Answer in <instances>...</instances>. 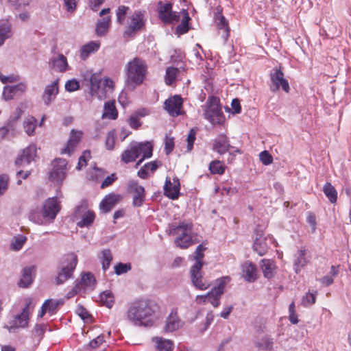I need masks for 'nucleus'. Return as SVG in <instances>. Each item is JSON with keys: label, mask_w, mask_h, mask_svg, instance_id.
I'll list each match as a JSON object with an SVG mask.
<instances>
[{"label": "nucleus", "mask_w": 351, "mask_h": 351, "mask_svg": "<svg viewBox=\"0 0 351 351\" xmlns=\"http://www.w3.org/2000/svg\"><path fill=\"white\" fill-rule=\"evenodd\" d=\"M65 89L69 92H73L79 89V82L75 79H72L67 81L65 84Z\"/></svg>", "instance_id": "0e129e2a"}, {"label": "nucleus", "mask_w": 351, "mask_h": 351, "mask_svg": "<svg viewBox=\"0 0 351 351\" xmlns=\"http://www.w3.org/2000/svg\"><path fill=\"white\" fill-rule=\"evenodd\" d=\"M217 26L220 29L224 31L225 34L223 35V37L224 40H226L230 36V29L228 27V21L223 16L221 15L219 16V21L217 22Z\"/></svg>", "instance_id": "de8ad7c7"}, {"label": "nucleus", "mask_w": 351, "mask_h": 351, "mask_svg": "<svg viewBox=\"0 0 351 351\" xmlns=\"http://www.w3.org/2000/svg\"><path fill=\"white\" fill-rule=\"evenodd\" d=\"M100 302L103 305L110 308L114 304V296L110 291H104L99 295Z\"/></svg>", "instance_id": "37998d69"}, {"label": "nucleus", "mask_w": 351, "mask_h": 351, "mask_svg": "<svg viewBox=\"0 0 351 351\" xmlns=\"http://www.w3.org/2000/svg\"><path fill=\"white\" fill-rule=\"evenodd\" d=\"M88 205L86 199H82L80 204L75 206L73 217L75 219H79L82 215L88 211Z\"/></svg>", "instance_id": "4c0bfd02"}, {"label": "nucleus", "mask_w": 351, "mask_h": 351, "mask_svg": "<svg viewBox=\"0 0 351 351\" xmlns=\"http://www.w3.org/2000/svg\"><path fill=\"white\" fill-rule=\"evenodd\" d=\"M115 143V132L114 130L110 131L106 136V148L108 150H112L114 147Z\"/></svg>", "instance_id": "4d7b16f0"}, {"label": "nucleus", "mask_w": 351, "mask_h": 351, "mask_svg": "<svg viewBox=\"0 0 351 351\" xmlns=\"http://www.w3.org/2000/svg\"><path fill=\"white\" fill-rule=\"evenodd\" d=\"M274 243L273 237L269 234L264 237L262 231L256 230V240L253 244V249L259 256L265 255Z\"/></svg>", "instance_id": "9d476101"}, {"label": "nucleus", "mask_w": 351, "mask_h": 351, "mask_svg": "<svg viewBox=\"0 0 351 351\" xmlns=\"http://www.w3.org/2000/svg\"><path fill=\"white\" fill-rule=\"evenodd\" d=\"M29 317H25L22 314H19L9 322L8 328L10 332H14L15 330L19 328H25L28 325Z\"/></svg>", "instance_id": "bb28decb"}, {"label": "nucleus", "mask_w": 351, "mask_h": 351, "mask_svg": "<svg viewBox=\"0 0 351 351\" xmlns=\"http://www.w3.org/2000/svg\"><path fill=\"white\" fill-rule=\"evenodd\" d=\"M183 100L180 95H174L165 100V110L172 117L182 114L181 108Z\"/></svg>", "instance_id": "4468645a"}, {"label": "nucleus", "mask_w": 351, "mask_h": 351, "mask_svg": "<svg viewBox=\"0 0 351 351\" xmlns=\"http://www.w3.org/2000/svg\"><path fill=\"white\" fill-rule=\"evenodd\" d=\"M110 23V16L99 20L96 25L95 32L98 36H103L108 32Z\"/></svg>", "instance_id": "72a5a7b5"}, {"label": "nucleus", "mask_w": 351, "mask_h": 351, "mask_svg": "<svg viewBox=\"0 0 351 351\" xmlns=\"http://www.w3.org/2000/svg\"><path fill=\"white\" fill-rule=\"evenodd\" d=\"M23 128L28 136L35 134V129L37 125V119L33 116H27L23 121Z\"/></svg>", "instance_id": "473e14b6"}, {"label": "nucleus", "mask_w": 351, "mask_h": 351, "mask_svg": "<svg viewBox=\"0 0 351 351\" xmlns=\"http://www.w3.org/2000/svg\"><path fill=\"white\" fill-rule=\"evenodd\" d=\"M243 277L247 282H254L257 278L256 274V267L252 263H245L243 265Z\"/></svg>", "instance_id": "2f4dec72"}, {"label": "nucleus", "mask_w": 351, "mask_h": 351, "mask_svg": "<svg viewBox=\"0 0 351 351\" xmlns=\"http://www.w3.org/2000/svg\"><path fill=\"white\" fill-rule=\"evenodd\" d=\"M149 143V142L148 141L130 143L129 147L121 154V161L124 164L134 162L141 155L142 152L145 148V145H147Z\"/></svg>", "instance_id": "6e6552de"}, {"label": "nucleus", "mask_w": 351, "mask_h": 351, "mask_svg": "<svg viewBox=\"0 0 351 351\" xmlns=\"http://www.w3.org/2000/svg\"><path fill=\"white\" fill-rule=\"evenodd\" d=\"M58 82L57 79L45 86L41 97L46 106H49L56 99L59 93Z\"/></svg>", "instance_id": "2eb2a0df"}, {"label": "nucleus", "mask_w": 351, "mask_h": 351, "mask_svg": "<svg viewBox=\"0 0 351 351\" xmlns=\"http://www.w3.org/2000/svg\"><path fill=\"white\" fill-rule=\"evenodd\" d=\"M36 156V148L34 145H29L23 149L15 160V165L19 167H23L29 165Z\"/></svg>", "instance_id": "dca6fc26"}, {"label": "nucleus", "mask_w": 351, "mask_h": 351, "mask_svg": "<svg viewBox=\"0 0 351 351\" xmlns=\"http://www.w3.org/2000/svg\"><path fill=\"white\" fill-rule=\"evenodd\" d=\"M311 254L305 247L298 250L293 256V268L296 274H299L302 269L310 262Z\"/></svg>", "instance_id": "ddd939ff"}, {"label": "nucleus", "mask_w": 351, "mask_h": 351, "mask_svg": "<svg viewBox=\"0 0 351 351\" xmlns=\"http://www.w3.org/2000/svg\"><path fill=\"white\" fill-rule=\"evenodd\" d=\"M128 123L129 125L134 130L138 129V128L142 125V122L140 121L138 115H135L134 114H132L128 118Z\"/></svg>", "instance_id": "052dcab7"}, {"label": "nucleus", "mask_w": 351, "mask_h": 351, "mask_svg": "<svg viewBox=\"0 0 351 351\" xmlns=\"http://www.w3.org/2000/svg\"><path fill=\"white\" fill-rule=\"evenodd\" d=\"M273 340L268 337H265L261 339V341L256 343L257 347L264 350H271L273 348Z\"/></svg>", "instance_id": "6e6d98bb"}, {"label": "nucleus", "mask_w": 351, "mask_h": 351, "mask_svg": "<svg viewBox=\"0 0 351 351\" xmlns=\"http://www.w3.org/2000/svg\"><path fill=\"white\" fill-rule=\"evenodd\" d=\"M158 351H172L173 343L170 340L158 338L157 340Z\"/></svg>", "instance_id": "49530a36"}, {"label": "nucleus", "mask_w": 351, "mask_h": 351, "mask_svg": "<svg viewBox=\"0 0 351 351\" xmlns=\"http://www.w3.org/2000/svg\"><path fill=\"white\" fill-rule=\"evenodd\" d=\"M180 13L171 11L167 17H164V21L162 22L165 24H173L175 23H178L180 21Z\"/></svg>", "instance_id": "13d9d810"}, {"label": "nucleus", "mask_w": 351, "mask_h": 351, "mask_svg": "<svg viewBox=\"0 0 351 351\" xmlns=\"http://www.w3.org/2000/svg\"><path fill=\"white\" fill-rule=\"evenodd\" d=\"M230 147L228 137L223 134H219L214 141L213 144V150L218 154L223 155L228 152Z\"/></svg>", "instance_id": "aec40b11"}, {"label": "nucleus", "mask_w": 351, "mask_h": 351, "mask_svg": "<svg viewBox=\"0 0 351 351\" xmlns=\"http://www.w3.org/2000/svg\"><path fill=\"white\" fill-rule=\"evenodd\" d=\"M131 268L130 263H119L114 266V272L117 275L120 276L129 271Z\"/></svg>", "instance_id": "864d4df0"}, {"label": "nucleus", "mask_w": 351, "mask_h": 351, "mask_svg": "<svg viewBox=\"0 0 351 351\" xmlns=\"http://www.w3.org/2000/svg\"><path fill=\"white\" fill-rule=\"evenodd\" d=\"M120 199L119 195L110 193L104 197L99 204L100 209L104 213H109Z\"/></svg>", "instance_id": "5701e85b"}, {"label": "nucleus", "mask_w": 351, "mask_h": 351, "mask_svg": "<svg viewBox=\"0 0 351 351\" xmlns=\"http://www.w3.org/2000/svg\"><path fill=\"white\" fill-rule=\"evenodd\" d=\"M78 144L71 141V140H68L66 146L61 150V154H69L70 155L73 153Z\"/></svg>", "instance_id": "338daca9"}, {"label": "nucleus", "mask_w": 351, "mask_h": 351, "mask_svg": "<svg viewBox=\"0 0 351 351\" xmlns=\"http://www.w3.org/2000/svg\"><path fill=\"white\" fill-rule=\"evenodd\" d=\"M178 69L175 67H168L166 70L165 82L167 85H171L176 80Z\"/></svg>", "instance_id": "c03bdc74"}, {"label": "nucleus", "mask_w": 351, "mask_h": 351, "mask_svg": "<svg viewBox=\"0 0 351 351\" xmlns=\"http://www.w3.org/2000/svg\"><path fill=\"white\" fill-rule=\"evenodd\" d=\"M101 77L97 73H93L90 77V94L99 99L106 97V90L101 88Z\"/></svg>", "instance_id": "a211bd4d"}, {"label": "nucleus", "mask_w": 351, "mask_h": 351, "mask_svg": "<svg viewBox=\"0 0 351 351\" xmlns=\"http://www.w3.org/2000/svg\"><path fill=\"white\" fill-rule=\"evenodd\" d=\"M49 64L51 69L57 72L64 73L69 68L66 56L62 53L56 57H52Z\"/></svg>", "instance_id": "412c9836"}, {"label": "nucleus", "mask_w": 351, "mask_h": 351, "mask_svg": "<svg viewBox=\"0 0 351 351\" xmlns=\"http://www.w3.org/2000/svg\"><path fill=\"white\" fill-rule=\"evenodd\" d=\"M99 41H90L82 46L80 50L81 60H86L90 55L96 53L100 48Z\"/></svg>", "instance_id": "b1692460"}, {"label": "nucleus", "mask_w": 351, "mask_h": 351, "mask_svg": "<svg viewBox=\"0 0 351 351\" xmlns=\"http://www.w3.org/2000/svg\"><path fill=\"white\" fill-rule=\"evenodd\" d=\"M130 21L123 33L124 38H128L143 29L147 22L146 11L136 10L130 16Z\"/></svg>", "instance_id": "39448f33"}, {"label": "nucleus", "mask_w": 351, "mask_h": 351, "mask_svg": "<svg viewBox=\"0 0 351 351\" xmlns=\"http://www.w3.org/2000/svg\"><path fill=\"white\" fill-rule=\"evenodd\" d=\"M53 168L49 172V179L59 185L62 184L66 175L67 161L64 158H56L52 162Z\"/></svg>", "instance_id": "0eeeda50"}, {"label": "nucleus", "mask_w": 351, "mask_h": 351, "mask_svg": "<svg viewBox=\"0 0 351 351\" xmlns=\"http://www.w3.org/2000/svg\"><path fill=\"white\" fill-rule=\"evenodd\" d=\"M316 295H317V291H315L314 293H310L308 292L305 295H304L302 298V304L305 306H309L313 304H315L316 301Z\"/></svg>", "instance_id": "8fccbe9b"}, {"label": "nucleus", "mask_w": 351, "mask_h": 351, "mask_svg": "<svg viewBox=\"0 0 351 351\" xmlns=\"http://www.w3.org/2000/svg\"><path fill=\"white\" fill-rule=\"evenodd\" d=\"M202 265L199 263L195 264L190 269V278L192 285L197 289L206 290L210 287L209 282L203 277Z\"/></svg>", "instance_id": "9b49d317"}, {"label": "nucleus", "mask_w": 351, "mask_h": 351, "mask_svg": "<svg viewBox=\"0 0 351 351\" xmlns=\"http://www.w3.org/2000/svg\"><path fill=\"white\" fill-rule=\"evenodd\" d=\"M173 181L172 183L169 177L166 178L164 193L167 197L174 200L178 199L180 195V184L178 178H173Z\"/></svg>", "instance_id": "6ab92c4d"}, {"label": "nucleus", "mask_w": 351, "mask_h": 351, "mask_svg": "<svg viewBox=\"0 0 351 351\" xmlns=\"http://www.w3.org/2000/svg\"><path fill=\"white\" fill-rule=\"evenodd\" d=\"M270 90L273 93H276L280 90L281 87L282 89L285 93H289L290 90L289 84L284 77V73L282 71L280 68H275L270 73Z\"/></svg>", "instance_id": "1a4fd4ad"}, {"label": "nucleus", "mask_w": 351, "mask_h": 351, "mask_svg": "<svg viewBox=\"0 0 351 351\" xmlns=\"http://www.w3.org/2000/svg\"><path fill=\"white\" fill-rule=\"evenodd\" d=\"M261 267L263 270L264 276L270 279L274 276L276 265L274 261L270 259H263L261 261Z\"/></svg>", "instance_id": "c85d7f7f"}, {"label": "nucleus", "mask_w": 351, "mask_h": 351, "mask_svg": "<svg viewBox=\"0 0 351 351\" xmlns=\"http://www.w3.org/2000/svg\"><path fill=\"white\" fill-rule=\"evenodd\" d=\"M259 158L261 162L265 165H269L273 162V158L271 155L265 150L260 153Z\"/></svg>", "instance_id": "e2e57ef3"}, {"label": "nucleus", "mask_w": 351, "mask_h": 351, "mask_svg": "<svg viewBox=\"0 0 351 351\" xmlns=\"http://www.w3.org/2000/svg\"><path fill=\"white\" fill-rule=\"evenodd\" d=\"M102 269L106 271L110 267V263L112 260L111 252L109 249L102 250Z\"/></svg>", "instance_id": "a18cd8bd"}, {"label": "nucleus", "mask_w": 351, "mask_h": 351, "mask_svg": "<svg viewBox=\"0 0 351 351\" xmlns=\"http://www.w3.org/2000/svg\"><path fill=\"white\" fill-rule=\"evenodd\" d=\"M169 234L177 236L175 239V243L178 247L182 249H186L199 242V240L197 238V235L193 232L191 223L182 221L178 225L176 223L169 224Z\"/></svg>", "instance_id": "7ed1b4c3"}, {"label": "nucleus", "mask_w": 351, "mask_h": 351, "mask_svg": "<svg viewBox=\"0 0 351 351\" xmlns=\"http://www.w3.org/2000/svg\"><path fill=\"white\" fill-rule=\"evenodd\" d=\"M77 264V256L74 253L65 256L60 271L56 278V285H61L71 278Z\"/></svg>", "instance_id": "423d86ee"}, {"label": "nucleus", "mask_w": 351, "mask_h": 351, "mask_svg": "<svg viewBox=\"0 0 351 351\" xmlns=\"http://www.w3.org/2000/svg\"><path fill=\"white\" fill-rule=\"evenodd\" d=\"M95 278L91 272H87L84 274L82 276L80 282H79L73 288V295L77 294L80 291V288L82 287L84 288L93 287L95 285Z\"/></svg>", "instance_id": "393cba45"}, {"label": "nucleus", "mask_w": 351, "mask_h": 351, "mask_svg": "<svg viewBox=\"0 0 351 351\" xmlns=\"http://www.w3.org/2000/svg\"><path fill=\"white\" fill-rule=\"evenodd\" d=\"M226 169L224 164L218 160L210 162L209 170L212 174L222 175Z\"/></svg>", "instance_id": "79ce46f5"}, {"label": "nucleus", "mask_w": 351, "mask_h": 351, "mask_svg": "<svg viewBox=\"0 0 351 351\" xmlns=\"http://www.w3.org/2000/svg\"><path fill=\"white\" fill-rule=\"evenodd\" d=\"M158 310L159 306L153 300H136L129 304L127 318L134 326L149 327L154 324Z\"/></svg>", "instance_id": "f257e3e1"}, {"label": "nucleus", "mask_w": 351, "mask_h": 351, "mask_svg": "<svg viewBox=\"0 0 351 351\" xmlns=\"http://www.w3.org/2000/svg\"><path fill=\"white\" fill-rule=\"evenodd\" d=\"M128 189L133 193L132 205L135 207H141L145 201V189L139 185L137 182H130L128 184Z\"/></svg>", "instance_id": "f3484780"}, {"label": "nucleus", "mask_w": 351, "mask_h": 351, "mask_svg": "<svg viewBox=\"0 0 351 351\" xmlns=\"http://www.w3.org/2000/svg\"><path fill=\"white\" fill-rule=\"evenodd\" d=\"M9 177L5 174L0 175V195H2L8 189Z\"/></svg>", "instance_id": "69168bd1"}, {"label": "nucleus", "mask_w": 351, "mask_h": 351, "mask_svg": "<svg viewBox=\"0 0 351 351\" xmlns=\"http://www.w3.org/2000/svg\"><path fill=\"white\" fill-rule=\"evenodd\" d=\"M10 86L15 96L21 95L24 93L26 91L27 87V84L23 82H19L16 85Z\"/></svg>", "instance_id": "bf43d9fd"}, {"label": "nucleus", "mask_w": 351, "mask_h": 351, "mask_svg": "<svg viewBox=\"0 0 351 351\" xmlns=\"http://www.w3.org/2000/svg\"><path fill=\"white\" fill-rule=\"evenodd\" d=\"M153 146L151 143L145 145V148L142 152V158L136 163L135 167L138 168V166L143 162L145 158H149L152 156Z\"/></svg>", "instance_id": "09e8293b"}, {"label": "nucleus", "mask_w": 351, "mask_h": 351, "mask_svg": "<svg viewBox=\"0 0 351 351\" xmlns=\"http://www.w3.org/2000/svg\"><path fill=\"white\" fill-rule=\"evenodd\" d=\"M118 117V112L115 107V101L114 100L108 101L104 104V111L101 117L103 119L108 118L114 120Z\"/></svg>", "instance_id": "c756f323"}, {"label": "nucleus", "mask_w": 351, "mask_h": 351, "mask_svg": "<svg viewBox=\"0 0 351 351\" xmlns=\"http://www.w3.org/2000/svg\"><path fill=\"white\" fill-rule=\"evenodd\" d=\"M45 301H48L47 310L48 313L51 315L56 313L59 308L62 306L64 303V299L54 300L47 299Z\"/></svg>", "instance_id": "ea45409f"}, {"label": "nucleus", "mask_w": 351, "mask_h": 351, "mask_svg": "<svg viewBox=\"0 0 351 351\" xmlns=\"http://www.w3.org/2000/svg\"><path fill=\"white\" fill-rule=\"evenodd\" d=\"M221 297V295H217L215 291L210 290L206 295H197L195 301L197 303L210 302L213 307L217 308L220 305Z\"/></svg>", "instance_id": "4be33fe9"}, {"label": "nucleus", "mask_w": 351, "mask_h": 351, "mask_svg": "<svg viewBox=\"0 0 351 351\" xmlns=\"http://www.w3.org/2000/svg\"><path fill=\"white\" fill-rule=\"evenodd\" d=\"M91 158L90 152L88 150H85L82 155L80 156L78 160L77 165L76 166V169L77 170H81L83 167L87 165V162Z\"/></svg>", "instance_id": "3c124183"}, {"label": "nucleus", "mask_w": 351, "mask_h": 351, "mask_svg": "<svg viewBox=\"0 0 351 351\" xmlns=\"http://www.w3.org/2000/svg\"><path fill=\"white\" fill-rule=\"evenodd\" d=\"M60 210V206L56 197H49L45 202L41 210L43 219L52 222Z\"/></svg>", "instance_id": "f8f14e48"}, {"label": "nucleus", "mask_w": 351, "mask_h": 351, "mask_svg": "<svg viewBox=\"0 0 351 351\" xmlns=\"http://www.w3.org/2000/svg\"><path fill=\"white\" fill-rule=\"evenodd\" d=\"M172 3L168 1H160L158 3V18L162 22L164 17H167L172 11Z\"/></svg>", "instance_id": "7c9ffc66"}, {"label": "nucleus", "mask_w": 351, "mask_h": 351, "mask_svg": "<svg viewBox=\"0 0 351 351\" xmlns=\"http://www.w3.org/2000/svg\"><path fill=\"white\" fill-rule=\"evenodd\" d=\"M323 192L330 203L334 204L337 200V191L330 182H326L323 187Z\"/></svg>", "instance_id": "c9c22d12"}, {"label": "nucleus", "mask_w": 351, "mask_h": 351, "mask_svg": "<svg viewBox=\"0 0 351 351\" xmlns=\"http://www.w3.org/2000/svg\"><path fill=\"white\" fill-rule=\"evenodd\" d=\"M230 280L229 276H223L216 280V285L211 289L217 293V295H222L225 287L228 282Z\"/></svg>", "instance_id": "58836bf2"}, {"label": "nucleus", "mask_w": 351, "mask_h": 351, "mask_svg": "<svg viewBox=\"0 0 351 351\" xmlns=\"http://www.w3.org/2000/svg\"><path fill=\"white\" fill-rule=\"evenodd\" d=\"M147 68L145 60L141 58L135 57L130 60L125 66L127 86L134 90L141 85L146 78Z\"/></svg>", "instance_id": "f03ea898"}, {"label": "nucleus", "mask_w": 351, "mask_h": 351, "mask_svg": "<svg viewBox=\"0 0 351 351\" xmlns=\"http://www.w3.org/2000/svg\"><path fill=\"white\" fill-rule=\"evenodd\" d=\"M80 219H81V220L77 222V226H79L80 228L88 227L93 223L95 219V214L94 211L89 210Z\"/></svg>", "instance_id": "e433bc0d"}, {"label": "nucleus", "mask_w": 351, "mask_h": 351, "mask_svg": "<svg viewBox=\"0 0 351 351\" xmlns=\"http://www.w3.org/2000/svg\"><path fill=\"white\" fill-rule=\"evenodd\" d=\"M11 36L10 25L6 20L0 21V46Z\"/></svg>", "instance_id": "f704fd0d"}, {"label": "nucleus", "mask_w": 351, "mask_h": 351, "mask_svg": "<svg viewBox=\"0 0 351 351\" xmlns=\"http://www.w3.org/2000/svg\"><path fill=\"white\" fill-rule=\"evenodd\" d=\"M180 326V319L178 318V312L176 309H173L167 318L164 329L166 332H173L178 330Z\"/></svg>", "instance_id": "a878e982"}, {"label": "nucleus", "mask_w": 351, "mask_h": 351, "mask_svg": "<svg viewBox=\"0 0 351 351\" xmlns=\"http://www.w3.org/2000/svg\"><path fill=\"white\" fill-rule=\"evenodd\" d=\"M219 103V99L215 96H209L206 101L204 117L213 125L221 124L225 120Z\"/></svg>", "instance_id": "20e7f679"}, {"label": "nucleus", "mask_w": 351, "mask_h": 351, "mask_svg": "<svg viewBox=\"0 0 351 351\" xmlns=\"http://www.w3.org/2000/svg\"><path fill=\"white\" fill-rule=\"evenodd\" d=\"M32 303V298H25V306L23 308V311L21 313V314H22L23 315H24L25 317H29V315H30L31 312L33 311V307L31 308Z\"/></svg>", "instance_id": "774afa93"}, {"label": "nucleus", "mask_w": 351, "mask_h": 351, "mask_svg": "<svg viewBox=\"0 0 351 351\" xmlns=\"http://www.w3.org/2000/svg\"><path fill=\"white\" fill-rule=\"evenodd\" d=\"M196 131L195 129L192 128L189 130L187 136V151L191 152L193 149V144L195 140Z\"/></svg>", "instance_id": "680f3d73"}, {"label": "nucleus", "mask_w": 351, "mask_h": 351, "mask_svg": "<svg viewBox=\"0 0 351 351\" xmlns=\"http://www.w3.org/2000/svg\"><path fill=\"white\" fill-rule=\"evenodd\" d=\"M34 266L25 267L21 271V276L18 282V285L22 288H27L32 283V271Z\"/></svg>", "instance_id": "cd10ccee"}, {"label": "nucleus", "mask_w": 351, "mask_h": 351, "mask_svg": "<svg viewBox=\"0 0 351 351\" xmlns=\"http://www.w3.org/2000/svg\"><path fill=\"white\" fill-rule=\"evenodd\" d=\"M27 241V237L23 234H17L14 237L10 244V248L14 251L20 250Z\"/></svg>", "instance_id": "a19ab883"}, {"label": "nucleus", "mask_w": 351, "mask_h": 351, "mask_svg": "<svg viewBox=\"0 0 351 351\" xmlns=\"http://www.w3.org/2000/svg\"><path fill=\"white\" fill-rule=\"evenodd\" d=\"M129 10V7L119 5L117 10V20L118 23L122 25L125 21V15Z\"/></svg>", "instance_id": "603ef678"}, {"label": "nucleus", "mask_w": 351, "mask_h": 351, "mask_svg": "<svg viewBox=\"0 0 351 351\" xmlns=\"http://www.w3.org/2000/svg\"><path fill=\"white\" fill-rule=\"evenodd\" d=\"M206 250V247H204L202 244H199L196 247V250L194 253V257L193 259L195 261V263H199L202 266H203L204 263L202 262V259L204 258V251Z\"/></svg>", "instance_id": "5fc2aeb1"}]
</instances>
